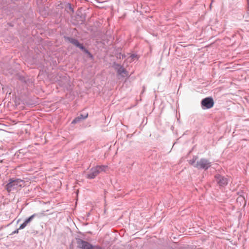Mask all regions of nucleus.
<instances>
[{
	"mask_svg": "<svg viewBox=\"0 0 249 249\" xmlns=\"http://www.w3.org/2000/svg\"><path fill=\"white\" fill-rule=\"evenodd\" d=\"M86 18V14L85 10L81 8L78 9L74 15L71 16V22L75 25L83 24Z\"/></svg>",
	"mask_w": 249,
	"mask_h": 249,
	"instance_id": "1",
	"label": "nucleus"
},
{
	"mask_svg": "<svg viewBox=\"0 0 249 249\" xmlns=\"http://www.w3.org/2000/svg\"><path fill=\"white\" fill-rule=\"evenodd\" d=\"M25 182L20 179H9V183L6 186V189L10 193L14 191L20 190L24 185Z\"/></svg>",
	"mask_w": 249,
	"mask_h": 249,
	"instance_id": "2",
	"label": "nucleus"
},
{
	"mask_svg": "<svg viewBox=\"0 0 249 249\" xmlns=\"http://www.w3.org/2000/svg\"><path fill=\"white\" fill-rule=\"evenodd\" d=\"M107 168L106 165H98L91 168L87 175V178L89 179L95 178L100 173L105 172Z\"/></svg>",
	"mask_w": 249,
	"mask_h": 249,
	"instance_id": "3",
	"label": "nucleus"
},
{
	"mask_svg": "<svg viewBox=\"0 0 249 249\" xmlns=\"http://www.w3.org/2000/svg\"><path fill=\"white\" fill-rule=\"evenodd\" d=\"M201 105L203 109H210L213 107L214 101L212 97H207L202 100Z\"/></svg>",
	"mask_w": 249,
	"mask_h": 249,
	"instance_id": "4",
	"label": "nucleus"
},
{
	"mask_svg": "<svg viewBox=\"0 0 249 249\" xmlns=\"http://www.w3.org/2000/svg\"><path fill=\"white\" fill-rule=\"evenodd\" d=\"M215 179L216 183L220 187H225L228 183V178L220 175H215Z\"/></svg>",
	"mask_w": 249,
	"mask_h": 249,
	"instance_id": "5",
	"label": "nucleus"
},
{
	"mask_svg": "<svg viewBox=\"0 0 249 249\" xmlns=\"http://www.w3.org/2000/svg\"><path fill=\"white\" fill-rule=\"evenodd\" d=\"M211 166V163L209 160L205 159H201L198 161L195 167L199 169H207Z\"/></svg>",
	"mask_w": 249,
	"mask_h": 249,
	"instance_id": "6",
	"label": "nucleus"
},
{
	"mask_svg": "<svg viewBox=\"0 0 249 249\" xmlns=\"http://www.w3.org/2000/svg\"><path fill=\"white\" fill-rule=\"evenodd\" d=\"M79 247L82 249H100L98 246H93L89 243L80 240L78 242Z\"/></svg>",
	"mask_w": 249,
	"mask_h": 249,
	"instance_id": "7",
	"label": "nucleus"
},
{
	"mask_svg": "<svg viewBox=\"0 0 249 249\" xmlns=\"http://www.w3.org/2000/svg\"><path fill=\"white\" fill-rule=\"evenodd\" d=\"M65 39L69 41L71 44L74 45L79 49H84V46L82 44L80 43L77 39L70 37H65Z\"/></svg>",
	"mask_w": 249,
	"mask_h": 249,
	"instance_id": "8",
	"label": "nucleus"
},
{
	"mask_svg": "<svg viewBox=\"0 0 249 249\" xmlns=\"http://www.w3.org/2000/svg\"><path fill=\"white\" fill-rule=\"evenodd\" d=\"M115 69L117 71V72L119 74L123 75L124 73L126 74V71L125 70V69L118 64H116L114 65Z\"/></svg>",
	"mask_w": 249,
	"mask_h": 249,
	"instance_id": "9",
	"label": "nucleus"
},
{
	"mask_svg": "<svg viewBox=\"0 0 249 249\" xmlns=\"http://www.w3.org/2000/svg\"><path fill=\"white\" fill-rule=\"evenodd\" d=\"M35 214H34L32 215H31V216H30L28 219H27L24 221V222L20 226L19 229H24L27 225V224L30 222L31 221V220L35 217Z\"/></svg>",
	"mask_w": 249,
	"mask_h": 249,
	"instance_id": "10",
	"label": "nucleus"
},
{
	"mask_svg": "<svg viewBox=\"0 0 249 249\" xmlns=\"http://www.w3.org/2000/svg\"><path fill=\"white\" fill-rule=\"evenodd\" d=\"M88 114L86 113L85 115H80L79 116L75 118L72 121V124H76L77 123L80 121L82 119H85L88 117Z\"/></svg>",
	"mask_w": 249,
	"mask_h": 249,
	"instance_id": "11",
	"label": "nucleus"
},
{
	"mask_svg": "<svg viewBox=\"0 0 249 249\" xmlns=\"http://www.w3.org/2000/svg\"><path fill=\"white\" fill-rule=\"evenodd\" d=\"M66 9L67 10H70L72 13H73V12H74L73 8L72 7L71 4V3H68L66 4Z\"/></svg>",
	"mask_w": 249,
	"mask_h": 249,
	"instance_id": "12",
	"label": "nucleus"
},
{
	"mask_svg": "<svg viewBox=\"0 0 249 249\" xmlns=\"http://www.w3.org/2000/svg\"><path fill=\"white\" fill-rule=\"evenodd\" d=\"M197 157H196V156L194 157L192 159L189 160V164L192 165H194L195 166V165H196V164H195L196 160H197Z\"/></svg>",
	"mask_w": 249,
	"mask_h": 249,
	"instance_id": "13",
	"label": "nucleus"
},
{
	"mask_svg": "<svg viewBox=\"0 0 249 249\" xmlns=\"http://www.w3.org/2000/svg\"><path fill=\"white\" fill-rule=\"evenodd\" d=\"M81 50H83L85 53H86L87 54H88L89 56L90 57H92V54L89 53V52L84 47V49H80Z\"/></svg>",
	"mask_w": 249,
	"mask_h": 249,
	"instance_id": "14",
	"label": "nucleus"
},
{
	"mask_svg": "<svg viewBox=\"0 0 249 249\" xmlns=\"http://www.w3.org/2000/svg\"><path fill=\"white\" fill-rule=\"evenodd\" d=\"M244 199V198L243 197H238V198H237V200H239V201H242Z\"/></svg>",
	"mask_w": 249,
	"mask_h": 249,
	"instance_id": "15",
	"label": "nucleus"
},
{
	"mask_svg": "<svg viewBox=\"0 0 249 249\" xmlns=\"http://www.w3.org/2000/svg\"><path fill=\"white\" fill-rule=\"evenodd\" d=\"M14 232L15 233H18V230L17 231H15Z\"/></svg>",
	"mask_w": 249,
	"mask_h": 249,
	"instance_id": "16",
	"label": "nucleus"
}]
</instances>
